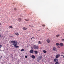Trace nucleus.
<instances>
[{"mask_svg":"<svg viewBox=\"0 0 64 64\" xmlns=\"http://www.w3.org/2000/svg\"><path fill=\"white\" fill-rule=\"evenodd\" d=\"M32 38H33V39H35V38L34 37H32Z\"/></svg>","mask_w":64,"mask_h":64,"instance_id":"obj_28","label":"nucleus"},{"mask_svg":"<svg viewBox=\"0 0 64 64\" xmlns=\"http://www.w3.org/2000/svg\"><path fill=\"white\" fill-rule=\"evenodd\" d=\"M60 46L61 47H62V46H64V44H63L61 43L60 44Z\"/></svg>","mask_w":64,"mask_h":64,"instance_id":"obj_7","label":"nucleus"},{"mask_svg":"<svg viewBox=\"0 0 64 64\" xmlns=\"http://www.w3.org/2000/svg\"><path fill=\"white\" fill-rule=\"evenodd\" d=\"M25 58H28V56H25Z\"/></svg>","mask_w":64,"mask_h":64,"instance_id":"obj_25","label":"nucleus"},{"mask_svg":"<svg viewBox=\"0 0 64 64\" xmlns=\"http://www.w3.org/2000/svg\"><path fill=\"white\" fill-rule=\"evenodd\" d=\"M46 41L47 43H49L50 42V41H51V40L49 39H48L46 40Z\"/></svg>","mask_w":64,"mask_h":64,"instance_id":"obj_5","label":"nucleus"},{"mask_svg":"<svg viewBox=\"0 0 64 64\" xmlns=\"http://www.w3.org/2000/svg\"><path fill=\"white\" fill-rule=\"evenodd\" d=\"M22 20V19H21V18H20L18 19V21L19 22H20Z\"/></svg>","mask_w":64,"mask_h":64,"instance_id":"obj_9","label":"nucleus"},{"mask_svg":"<svg viewBox=\"0 0 64 64\" xmlns=\"http://www.w3.org/2000/svg\"><path fill=\"white\" fill-rule=\"evenodd\" d=\"M1 37V35L0 34V37Z\"/></svg>","mask_w":64,"mask_h":64,"instance_id":"obj_31","label":"nucleus"},{"mask_svg":"<svg viewBox=\"0 0 64 64\" xmlns=\"http://www.w3.org/2000/svg\"><path fill=\"white\" fill-rule=\"evenodd\" d=\"M55 64H59V62H56L55 63Z\"/></svg>","mask_w":64,"mask_h":64,"instance_id":"obj_22","label":"nucleus"},{"mask_svg":"<svg viewBox=\"0 0 64 64\" xmlns=\"http://www.w3.org/2000/svg\"><path fill=\"white\" fill-rule=\"evenodd\" d=\"M27 29V28L24 27L23 28V30H24V31H25V30H26Z\"/></svg>","mask_w":64,"mask_h":64,"instance_id":"obj_10","label":"nucleus"},{"mask_svg":"<svg viewBox=\"0 0 64 64\" xmlns=\"http://www.w3.org/2000/svg\"><path fill=\"white\" fill-rule=\"evenodd\" d=\"M42 56H40V59H41L42 58Z\"/></svg>","mask_w":64,"mask_h":64,"instance_id":"obj_23","label":"nucleus"},{"mask_svg":"<svg viewBox=\"0 0 64 64\" xmlns=\"http://www.w3.org/2000/svg\"><path fill=\"white\" fill-rule=\"evenodd\" d=\"M60 56V55L59 54H58L56 55V58H59Z\"/></svg>","mask_w":64,"mask_h":64,"instance_id":"obj_4","label":"nucleus"},{"mask_svg":"<svg viewBox=\"0 0 64 64\" xmlns=\"http://www.w3.org/2000/svg\"><path fill=\"white\" fill-rule=\"evenodd\" d=\"M31 40H33V38H31Z\"/></svg>","mask_w":64,"mask_h":64,"instance_id":"obj_30","label":"nucleus"},{"mask_svg":"<svg viewBox=\"0 0 64 64\" xmlns=\"http://www.w3.org/2000/svg\"><path fill=\"white\" fill-rule=\"evenodd\" d=\"M0 42H1V41H0Z\"/></svg>","mask_w":64,"mask_h":64,"instance_id":"obj_38","label":"nucleus"},{"mask_svg":"<svg viewBox=\"0 0 64 64\" xmlns=\"http://www.w3.org/2000/svg\"><path fill=\"white\" fill-rule=\"evenodd\" d=\"M2 47V45H0V48H1Z\"/></svg>","mask_w":64,"mask_h":64,"instance_id":"obj_21","label":"nucleus"},{"mask_svg":"<svg viewBox=\"0 0 64 64\" xmlns=\"http://www.w3.org/2000/svg\"><path fill=\"white\" fill-rule=\"evenodd\" d=\"M38 31H39V32H40V30H38Z\"/></svg>","mask_w":64,"mask_h":64,"instance_id":"obj_35","label":"nucleus"},{"mask_svg":"<svg viewBox=\"0 0 64 64\" xmlns=\"http://www.w3.org/2000/svg\"><path fill=\"white\" fill-rule=\"evenodd\" d=\"M34 53H35V54H37L38 53V52L37 51H36L34 52Z\"/></svg>","mask_w":64,"mask_h":64,"instance_id":"obj_15","label":"nucleus"},{"mask_svg":"<svg viewBox=\"0 0 64 64\" xmlns=\"http://www.w3.org/2000/svg\"><path fill=\"white\" fill-rule=\"evenodd\" d=\"M24 20L25 21H26V22H27V21H29V20H26V19H25V20Z\"/></svg>","mask_w":64,"mask_h":64,"instance_id":"obj_18","label":"nucleus"},{"mask_svg":"<svg viewBox=\"0 0 64 64\" xmlns=\"http://www.w3.org/2000/svg\"><path fill=\"white\" fill-rule=\"evenodd\" d=\"M32 27H33V26H32Z\"/></svg>","mask_w":64,"mask_h":64,"instance_id":"obj_40","label":"nucleus"},{"mask_svg":"<svg viewBox=\"0 0 64 64\" xmlns=\"http://www.w3.org/2000/svg\"><path fill=\"white\" fill-rule=\"evenodd\" d=\"M15 34L16 35L18 36H19V34H18V32L16 33Z\"/></svg>","mask_w":64,"mask_h":64,"instance_id":"obj_12","label":"nucleus"},{"mask_svg":"<svg viewBox=\"0 0 64 64\" xmlns=\"http://www.w3.org/2000/svg\"><path fill=\"white\" fill-rule=\"evenodd\" d=\"M14 10L15 11H16V10H17V9L16 8H14Z\"/></svg>","mask_w":64,"mask_h":64,"instance_id":"obj_26","label":"nucleus"},{"mask_svg":"<svg viewBox=\"0 0 64 64\" xmlns=\"http://www.w3.org/2000/svg\"><path fill=\"white\" fill-rule=\"evenodd\" d=\"M47 29H48V28H47Z\"/></svg>","mask_w":64,"mask_h":64,"instance_id":"obj_37","label":"nucleus"},{"mask_svg":"<svg viewBox=\"0 0 64 64\" xmlns=\"http://www.w3.org/2000/svg\"><path fill=\"white\" fill-rule=\"evenodd\" d=\"M1 23L0 22V26H1Z\"/></svg>","mask_w":64,"mask_h":64,"instance_id":"obj_29","label":"nucleus"},{"mask_svg":"<svg viewBox=\"0 0 64 64\" xmlns=\"http://www.w3.org/2000/svg\"><path fill=\"white\" fill-rule=\"evenodd\" d=\"M42 26L43 27H44V26H45V24H43L42 25Z\"/></svg>","mask_w":64,"mask_h":64,"instance_id":"obj_24","label":"nucleus"},{"mask_svg":"<svg viewBox=\"0 0 64 64\" xmlns=\"http://www.w3.org/2000/svg\"><path fill=\"white\" fill-rule=\"evenodd\" d=\"M53 49L54 50V51H57V48L55 47H54L53 48Z\"/></svg>","mask_w":64,"mask_h":64,"instance_id":"obj_6","label":"nucleus"},{"mask_svg":"<svg viewBox=\"0 0 64 64\" xmlns=\"http://www.w3.org/2000/svg\"><path fill=\"white\" fill-rule=\"evenodd\" d=\"M34 51H33V50H31L30 51V53H33Z\"/></svg>","mask_w":64,"mask_h":64,"instance_id":"obj_11","label":"nucleus"},{"mask_svg":"<svg viewBox=\"0 0 64 64\" xmlns=\"http://www.w3.org/2000/svg\"><path fill=\"white\" fill-rule=\"evenodd\" d=\"M34 49L37 50V49H38V48H39V46H38L34 45Z\"/></svg>","mask_w":64,"mask_h":64,"instance_id":"obj_2","label":"nucleus"},{"mask_svg":"<svg viewBox=\"0 0 64 64\" xmlns=\"http://www.w3.org/2000/svg\"><path fill=\"white\" fill-rule=\"evenodd\" d=\"M14 4V5H15V4Z\"/></svg>","mask_w":64,"mask_h":64,"instance_id":"obj_36","label":"nucleus"},{"mask_svg":"<svg viewBox=\"0 0 64 64\" xmlns=\"http://www.w3.org/2000/svg\"><path fill=\"white\" fill-rule=\"evenodd\" d=\"M62 54H64V52H62Z\"/></svg>","mask_w":64,"mask_h":64,"instance_id":"obj_33","label":"nucleus"},{"mask_svg":"<svg viewBox=\"0 0 64 64\" xmlns=\"http://www.w3.org/2000/svg\"><path fill=\"white\" fill-rule=\"evenodd\" d=\"M43 52L45 54H46L47 53V51H46L45 50H44L43 51Z\"/></svg>","mask_w":64,"mask_h":64,"instance_id":"obj_13","label":"nucleus"},{"mask_svg":"<svg viewBox=\"0 0 64 64\" xmlns=\"http://www.w3.org/2000/svg\"><path fill=\"white\" fill-rule=\"evenodd\" d=\"M9 28H11L12 29H13V28L11 26H10L9 27Z\"/></svg>","mask_w":64,"mask_h":64,"instance_id":"obj_19","label":"nucleus"},{"mask_svg":"<svg viewBox=\"0 0 64 64\" xmlns=\"http://www.w3.org/2000/svg\"><path fill=\"white\" fill-rule=\"evenodd\" d=\"M38 43L39 44H41V41H39L38 42Z\"/></svg>","mask_w":64,"mask_h":64,"instance_id":"obj_16","label":"nucleus"},{"mask_svg":"<svg viewBox=\"0 0 64 64\" xmlns=\"http://www.w3.org/2000/svg\"><path fill=\"white\" fill-rule=\"evenodd\" d=\"M62 41H64V39H62Z\"/></svg>","mask_w":64,"mask_h":64,"instance_id":"obj_27","label":"nucleus"},{"mask_svg":"<svg viewBox=\"0 0 64 64\" xmlns=\"http://www.w3.org/2000/svg\"><path fill=\"white\" fill-rule=\"evenodd\" d=\"M1 59V58H0V60Z\"/></svg>","mask_w":64,"mask_h":64,"instance_id":"obj_39","label":"nucleus"},{"mask_svg":"<svg viewBox=\"0 0 64 64\" xmlns=\"http://www.w3.org/2000/svg\"><path fill=\"white\" fill-rule=\"evenodd\" d=\"M32 57L33 59H35V58H36V57L34 55H32Z\"/></svg>","mask_w":64,"mask_h":64,"instance_id":"obj_8","label":"nucleus"},{"mask_svg":"<svg viewBox=\"0 0 64 64\" xmlns=\"http://www.w3.org/2000/svg\"><path fill=\"white\" fill-rule=\"evenodd\" d=\"M11 43L12 44V45L14 46L15 48H19V46L17 45V42L16 41H11Z\"/></svg>","mask_w":64,"mask_h":64,"instance_id":"obj_1","label":"nucleus"},{"mask_svg":"<svg viewBox=\"0 0 64 64\" xmlns=\"http://www.w3.org/2000/svg\"><path fill=\"white\" fill-rule=\"evenodd\" d=\"M1 58H2V56H1Z\"/></svg>","mask_w":64,"mask_h":64,"instance_id":"obj_32","label":"nucleus"},{"mask_svg":"<svg viewBox=\"0 0 64 64\" xmlns=\"http://www.w3.org/2000/svg\"><path fill=\"white\" fill-rule=\"evenodd\" d=\"M59 44L58 43H57L56 44V46H59Z\"/></svg>","mask_w":64,"mask_h":64,"instance_id":"obj_14","label":"nucleus"},{"mask_svg":"<svg viewBox=\"0 0 64 64\" xmlns=\"http://www.w3.org/2000/svg\"><path fill=\"white\" fill-rule=\"evenodd\" d=\"M54 62H55L56 63L57 62H58V60L57 59L55 58L54 59Z\"/></svg>","mask_w":64,"mask_h":64,"instance_id":"obj_3","label":"nucleus"},{"mask_svg":"<svg viewBox=\"0 0 64 64\" xmlns=\"http://www.w3.org/2000/svg\"><path fill=\"white\" fill-rule=\"evenodd\" d=\"M59 36H60L59 35H58L56 36V37H59Z\"/></svg>","mask_w":64,"mask_h":64,"instance_id":"obj_20","label":"nucleus"},{"mask_svg":"<svg viewBox=\"0 0 64 64\" xmlns=\"http://www.w3.org/2000/svg\"><path fill=\"white\" fill-rule=\"evenodd\" d=\"M25 51V50H24V49H22V50H21V51H22V52H23V51Z\"/></svg>","mask_w":64,"mask_h":64,"instance_id":"obj_17","label":"nucleus"},{"mask_svg":"<svg viewBox=\"0 0 64 64\" xmlns=\"http://www.w3.org/2000/svg\"><path fill=\"white\" fill-rule=\"evenodd\" d=\"M29 26H30V27H31V26L30 25Z\"/></svg>","mask_w":64,"mask_h":64,"instance_id":"obj_34","label":"nucleus"}]
</instances>
